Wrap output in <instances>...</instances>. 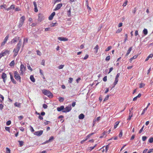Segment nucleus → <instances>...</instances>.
Masks as SVG:
<instances>
[{
    "instance_id": "nucleus-21",
    "label": "nucleus",
    "mask_w": 153,
    "mask_h": 153,
    "mask_svg": "<svg viewBox=\"0 0 153 153\" xmlns=\"http://www.w3.org/2000/svg\"><path fill=\"white\" fill-rule=\"evenodd\" d=\"M99 46L98 45H97L94 49L95 50L94 52L95 53H97L98 52V49H99Z\"/></svg>"
},
{
    "instance_id": "nucleus-37",
    "label": "nucleus",
    "mask_w": 153,
    "mask_h": 153,
    "mask_svg": "<svg viewBox=\"0 0 153 153\" xmlns=\"http://www.w3.org/2000/svg\"><path fill=\"white\" fill-rule=\"evenodd\" d=\"M18 142L19 143L20 146L21 147L23 145L24 142L23 141L19 140L18 141Z\"/></svg>"
},
{
    "instance_id": "nucleus-31",
    "label": "nucleus",
    "mask_w": 153,
    "mask_h": 153,
    "mask_svg": "<svg viewBox=\"0 0 153 153\" xmlns=\"http://www.w3.org/2000/svg\"><path fill=\"white\" fill-rule=\"evenodd\" d=\"M58 25V24L56 22L55 23H51L50 25L51 27H54L55 26H57Z\"/></svg>"
},
{
    "instance_id": "nucleus-61",
    "label": "nucleus",
    "mask_w": 153,
    "mask_h": 153,
    "mask_svg": "<svg viewBox=\"0 0 153 153\" xmlns=\"http://www.w3.org/2000/svg\"><path fill=\"white\" fill-rule=\"evenodd\" d=\"M73 80V79L72 78H70L69 80V82L71 83L72 81Z\"/></svg>"
},
{
    "instance_id": "nucleus-6",
    "label": "nucleus",
    "mask_w": 153,
    "mask_h": 153,
    "mask_svg": "<svg viewBox=\"0 0 153 153\" xmlns=\"http://www.w3.org/2000/svg\"><path fill=\"white\" fill-rule=\"evenodd\" d=\"M10 51L7 50L3 51L1 53H0V58L6 55L9 54L10 53Z\"/></svg>"
},
{
    "instance_id": "nucleus-10",
    "label": "nucleus",
    "mask_w": 153,
    "mask_h": 153,
    "mask_svg": "<svg viewBox=\"0 0 153 153\" xmlns=\"http://www.w3.org/2000/svg\"><path fill=\"white\" fill-rule=\"evenodd\" d=\"M38 21L41 22L44 19V16L41 13H39L38 15Z\"/></svg>"
},
{
    "instance_id": "nucleus-54",
    "label": "nucleus",
    "mask_w": 153,
    "mask_h": 153,
    "mask_svg": "<svg viewBox=\"0 0 153 153\" xmlns=\"http://www.w3.org/2000/svg\"><path fill=\"white\" fill-rule=\"evenodd\" d=\"M5 129L6 131H8L9 132H10V128L9 127H5Z\"/></svg>"
},
{
    "instance_id": "nucleus-18",
    "label": "nucleus",
    "mask_w": 153,
    "mask_h": 153,
    "mask_svg": "<svg viewBox=\"0 0 153 153\" xmlns=\"http://www.w3.org/2000/svg\"><path fill=\"white\" fill-rule=\"evenodd\" d=\"M107 132L105 131H104L101 134V135L100 137V138H102L103 137H105L106 136V133Z\"/></svg>"
},
{
    "instance_id": "nucleus-25",
    "label": "nucleus",
    "mask_w": 153,
    "mask_h": 153,
    "mask_svg": "<svg viewBox=\"0 0 153 153\" xmlns=\"http://www.w3.org/2000/svg\"><path fill=\"white\" fill-rule=\"evenodd\" d=\"M84 117L85 115L83 114H81L79 116V119H82Z\"/></svg>"
},
{
    "instance_id": "nucleus-47",
    "label": "nucleus",
    "mask_w": 153,
    "mask_h": 153,
    "mask_svg": "<svg viewBox=\"0 0 153 153\" xmlns=\"http://www.w3.org/2000/svg\"><path fill=\"white\" fill-rule=\"evenodd\" d=\"M27 67L28 69L30 70L31 71H32L33 70L29 64H27Z\"/></svg>"
},
{
    "instance_id": "nucleus-29",
    "label": "nucleus",
    "mask_w": 153,
    "mask_h": 153,
    "mask_svg": "<svg viewBox=\"0 0 153 153\" xmlns=\"http://www.w3.org/2000/svg\"><path fill=\"white\" fill-rule=\"evenodd\" d=\"M120 122V121H117L116 122V123L114 124V129H115L117 128V127L118 126Z\"/></svg>"
},
{
    "instance_id": "nucleus-14",
    "label": "nucleus",
    "mask_w": 153,
    "mask_h": 153,
    "mask_svg": "<svg viewBox=\"0 0 153 153\" xmlns=\"http://www.w3.org/2000/svg\"><path fill=\"white\" fill-rule=\"evenodd\" d=\"M62 5V3L58 4L57 5L55 9H54V10H59L61 8Z\"/></svg>"
},
{
    "instance_id": "nucleus-34",
    "label": "nucleus",
    "mask_w": 153,
    "mask_h": 153,
    "mask_svg": "<svg viewBox=\"0 0 153 153\" xmlns=\"http://www.w3.org/2000/svg\"><path fill=\"white\" fill-rule=\"evenodd\" d=\"M59 99V100L60 102H62L64 100V98L62 97H60Z\"/></svg>"
},
{
    "instance_id": "nucleus-43",
    "label": "nucleus",
    "mask_w": 153,
    "mask_h": 153,
    "mask_svg": "<svg viewBox=\"0 0 153 153\" xmlns=\"http://www.w3.org/2000/svg\"><path fill=\"white\" fill-rule=\"evenodd\" d=\"M28 39L27 38H24V39L23 44L25 43H27L28 42Z\"/></svg>"
},
{
    "instance_id": "nucleus-11",
    "label": "nucleus",
    "mask_w": 153,
    "mask_h": 153,
    "mask_svg": "<svg viewBox=\"0 0 153 153\" xmlns=\"http://www.w3.org/2000/svg\"><path fill=\"white\" fill-rule=\"evenodd\" d=\"M19 39V37L18 36H16L11 41L10 43L11 44H12L13 43H14L17 41H18Z\"/></svg>"
},
{
    "instance_id": "nucleus-59",
    "label": "nucleus",
    "mask_w": 153,
    "mask_h": 153,
    "mask_svg": "<svg viewBox=\"0 0 153 153\" xmlns=\"http://www.w3.org/2000/svg\"><path fill=\"white\" fill-rule=\"evenodd\" d=\"M39 72L41 75L44 76L43 71L41 69L39 70Z\"/></svg>"
},
{
    "instance_id": "nucleus-9",
    "label": "nucleus",
    "mask_w": 153,
    "mask_h": 153,
    "mask_svg": "<svg viewBox=\"0 0 153 153\" xmlns=\"http://www.w3.org/2000/svg\"><path fill=\"white\" fill-rule=\"evenodd\" d=\"M54 139V137L53 136H52L50 137L49 139L48 140H46L45 142L42 143V144H45L46 143H48L52 142Z\"/></svg>"
},
{
    "instance_id": "nucleus-4",
    "label": "nucleus",
    "mask_w": 153,
    "mask_h": 153,
    "mask_svg": "<svg viewBox=\"0 0 153 153\" xmlns=\"http://www.w3.org/2000/svg\"><path fill=\"white\" fill-rule=\"evenodd\" d=\"M14 77L15 79L17 81H19L20 82H21V77L19 74H18V72L17 71H16L14 72Z\"/></svg>"
},
{
    "instance_id": "nucleus-50",
    "label": "nucleus",
    "mask_w": 153,
    "mask_h": 153,
    "mask_svg": "<svg viewBox=\"0 0 153 153\" xmlns=\"http://www.w3.org/2000/svg\"><path fill=\"white\" fill-rule=\"evenodd\" d=\"M109 96V95H107L106 97L104 99L103 101H105L106 100H108V99Z\"/></svg>"
},
{
    "instance_id": "nucleus-22",
    "label": "nucleus",
    "mask_w": 153,
    "mask_h": 153,
    "mask_svg": "<svg viewBox=\"0 0 153 153\" xmlns=\"http://www.w3.org/2000/svg\"><path fill=\"white\" fill-rule=\"evenodd\" d=\"M141 94H139L136 97H134L133 99V101H136L137 99V98H140L141 97Z\"/></svg>"
},
{
    "instance_id": "nucleus-19",
    "label": "nucleus",
    "mask_w": 153,
    "mask_h": 153,
    "mask_svg": "<svg viewBox=\"0 0 153 153\" xmlns=\"http://www.w3.org/2000/svg\"><path fill=\"white\" fill-rule=\"evenodd\" d=\"M133 116V113H131V111H130V110H129V116L128 117V118L127 119V120H130L131 118V117Z\"/></svg>"
},
{
    "instance_id": "nucleus-1",
    "label": "nucleus",
    "mask_w": 153,
    "mask_h": 153,
    "mask_svg": "<svg viewBox=\"0 0 153 153\" xmlns=\"http://www.w3.org/2000/svg\"><path fill=\"white\" fill-rule=\"evenodd\" d=\"M42 93L48 96L49 98H52L53 97L52 94L49 91L46 89H43L42 91Z\"/></svg>"
},
{
    "instance_id": "nucleus-5",
    "label": "nucleus",
    "mask_w": 153,
    "mask_h": 153,
    "mask_svg": "<svg viewBox=\"0 0 153 153\" xmlns=\"http://www.w3.org/2000/svg\"><path fill=\"white\" fill-rule=\"evenodd\" d=\"M26 67L23 64H21L20 66V71H21L20 74L21 75H23L24 74L26 70Z\"/></svg>"
},
{
    "instance_id": "nucleus-30",
    "label": "nucleus",
    "mask_w": 153,
    "mask_h": 153,
    "mask_svg": "<svg viewBox=\"0 0 153 153\" xmlns=\"http://www.w3.org/2000/svg\"><path fill=\"white\" fill-rule=\"evenodd\" d=\"M1 78L2 79L7 78V75L5 73H3L1 75Z\"/></svg>"
},
{
    "instance_id": "nucleus-46",
    "label": "nucleus",
    "mask_w": 153,
    "mask_h": 153,
    "mask_svg": "<svg viewBox=\"0 0 153 153\" xmlns=\"http://www.w3.org/2000/svg\"><path fill=\"white\" fill-rule=\"evenodd\" d=\"M145 85V84L143 83H141L140 85V88H141L143 87Z\"/></svg>"
},
{
    "instance_id": "nucleus-40",
    "label": "nucleus",
    "mask_w": 153,
    "mask_h": 153,
    "mask_svg": "<svg viewBox=\"0 0 153 153\" xmlns=\"http://www.w3.org/2000/svg\"><path fill=\"white\" fill-rule=\"evenodd\" d=\"M6 153H10V150L8 148L6 147Z\"/></svg>"
},
{
    "instance_id": "nucleus-41",
    "label": "nucleus",
    "mask_w": 153,
    "mask_h": 153,
    "mask_svg": "<svg viewBox=\"0 0 153 153\" xmlns=\"http://www.w3.org/2000/svg\"><path fill=\"white\" fill-rule=\"evenodd\" d=\"M143 33L145 35L147 34L148 33L147 30L146 29H144L143 30Z\"/></svg>"
},
{
    "instance_id": "nucleus-53",
    "label": "nucleus",
    "mask_w": 153,
    "mask_h": 153,
    "mask_svg": "<svg viewBox=\"0 0 153 153\" xmlns=\"http://www.w3.org/2000/svg\"><path fill=\"white\" fill-rule=\"evenodd\" d=\"M147 138V137L145 136H143L142 137V140L143 141H144L146 140Z\"/></svg>"
},
{
    "instance_id": "nucleus-13",
    "label": "nucleus",
    "mask_w": 153,
    "mask_h": 153,
    "mask_svg": "<svg viewBox=\"0 0 153 153\" xmlns=\"http://www.w3.org/2000/svg\"><path fill=\"white\" fill-rule=\"evenodd\" d=\"M9 74L10 76V78L11 79V81L14 84H16V81L14 79L13 76L12 75V74H11V72L9 73Z\"/></svg>"
},
{
    "instance_id": "nucleus-28",
    "label": "nucleus",
    "mask_w": 153,
    "mask_h": 153,
    "mask_svg": "<svg viewBox=\"0 0 153 153\" xmlns=\"http://www.w3.org/2000/svg\"><path fill=\"white\" fill-rule=\"evenodd\" d=\"M14 105L15 106L19 108H20L21 106V103H20L16 102L14 103Z\"/></svg>"
},
{
    "instance_id": "nucleus-56",
    "label": "nucleus",
    "mask_w": 153,
    "mask_h": 153,
    "mask_svg": "<svg viewBox=\"0 0 153 153\" xmlns=\"http://www.w3.org/2000/svg\"><path fill=\"white\" fill-rule=\"evenodd\" d=\"M125 38L124 39V42H125L127 40L128 38V35L127 34H126L125 35Z\"/></svg>"
},
{
    "instance_id": "nucleus-51",
    "label": "nucleus",
    "mask_w": 153,
    "mask_h": 153,
    "mask_svg": "<svg viewBox=\"0 0 153 153\" xmlns=\"http://www.w3.org/2000/svg\"><path fill=\"white\" fill-rule=\"evenodd\" d=\"M6 6V5L5 4H4L3 5H1L0 6V8L1 9H2L4 8H5V6Z\"/></svg>"
},
{
    "instance_id": "nucleus-27",
    "label": "nucleus",
    "mask_w": 153,
    "mask_h": 153,
    "mask_svg": "<svg viewBox=\"0 0 153 153\" xmlns=\"http://www.w3.org/2000/svg\"><path fill=\"white\" fill-rule=\"evenodd\" d=\"M94 134V133H92L88 135L86 137V139H85V140H86L88 139L92 135H93Z\"/></svg>"
},
{
    "instance_id": "nucleus-48",
    "label": "nucleus",
    "mask_w": 153,
    "mask_h": 153,
    "mask_svg": "<svg viewBox=\"0 0 153 153\" xmlns=\"http://www.w3.org/2000/svg\"><path fill=\"white\" fill-rule=\"evenodd\" d=\"M64 65H60L59 66H58V68L59 69H62L64 67Z\"/></svg>"
},
{
    "instance_id": "nucleus-16",
    "label": "nucleus",
    "mask_w": 153,
    "mask_h": 153,
    "mask_svg": "<svg viewBox=\"0 0 153 153\" xmlns=\"http://www.w3.org/2000/svg\"><path fill=\"white\" fill-rule=\"evenodd\" d=\"M55 14L56 13L55 12H53L49 16L48 18L49 20H52Z\"/></svg>"
},
{
    "instance_id": "nucleus-62",
    "label": "nucleus",
    "mask_w": 153,
    "mask_h": 153,
    "mask_svg": "<svg viewBox=\"0 0 153 153\" xmlns=\"http://www.w3.org/2000/svg\"><path fill=\"white\" fill-rule=\"evenodd\" d=\"M51 122L50 121H47L46 122H45L44 123L45 125H47L49 124Z\"/></svg>"
},
{
    "instance_id": "nucleus-32",
    "label": "nucleus",
    "mask_w": 153,
    "mask_h": 153,
    "mask_svg": "<svg viewBox=\"0 0 153 153\" xmlns=\"http://www.w3.org/2000/svg\"><path fill=\"white\" fill-rule=\"evenodd\" d=\"M15 65V61L14 60L12 61L10 63V66H13Z\"/></svg>"
},
{
    "instance_id": "nucleus-39",
    "label": "nucleus",
    "mask_w": 153,
    "mask_h": 153,
    "mask_svg": "<svg viewBox=\"0 0 153 153\" xmlns=\"http://www.w3.org/2000/svg\"><path fill=\"white\" fill-rule=\"evenodd\" d=\"M147 107H146V108H144L143 109V111L142 112V113L141 114V115H143V114H144L145 113V111L147 110Z\"/></svg>"
},
{
    "instance_id": "nucleus-45",
    "label": "nucleus",
    "mask_w": 153,
    "mask_h": 153,
    "mask_svg": "<svg viewBox=\"0 0 153 153\" xmlns=\"http://www.w3.org/2000/svg\"><path fill=\"white\" fill-rule=\"evenodd\" d=\"M110 56H108L106 57L105 60L106 61H108L110 60Z\"/></svg>"
},
{
    "instance_id": "nucleus-55",
    "label": "nucleus",
    "mask_w": 153,
    "mask_h": 153,
    "mask_svg": "<svg viewBox=\"0 0 153 153\" xmlns=\"http://www.w3.org/2000/svg\"><path fill=\"white\" fill-rule=\"evenodd\" d=\"M122 30V29L121 28H119L116 31V33H120V32Z\"/></svg>"
},
{
    "instance_id": "nucleus-15",
    "label": "nucleus",
    "mask_w": 153,
    "mask_h": 153,
    "mask_svg": "<svg viewBox=\"0 0 153 153\" xmlns=\"http://www.w3.org/2000/svg\"><path fill=\"white\" fill-rule=\"evenodd\" d=\"M64 106L63 105L61 106L60 107H58L57 108V110L59 111H62L64 110Z\"/></svg>"
},
{
    "instance_id": "nucleus-2",
    "label": "nucleus",
    "mask_w": 153,
    "mask_h": 153,
    "mask_svg": "<svg viewBox=\"0 0 153 153\" xmlns=\"http://www.w3.org/2000/svg\"><path fill=\"white\" fill-rule=\"evenodd\" d=\"M20 48L21 45L20 43L17 44L16 48H14L13 51V52L14 53L13 55V56L14 57H15L17 55Z\"/></svg>"
},
{
    "instance_id": "nucleus-26",
    "label": "nucleus",
    "mask_w": 153,
    "mask_h": 153,
    "mask_svg": "<svg viewBox=\"0 0 153 153\" xmlns=\"http://www.w3.org/2000/svg\"><path fill=\"white\" fill-rule=\"evenodd\" d=\"M30 79L31 81L33 82H35V79L34 78L33 75H31L30 76Z\"/></svg>"
},
{
    "instance_id": "nucleus-57",
    "label": "nucleus",
    "mask_w": 153,
    "mask_h": 153,
    "mask_svg": "<svg viewBox=\"0 0 153 153\" xmlns=\"http://www.w3.org/2000/svg\"><path fill=\"white\" fill-rule=\"evenodd\" d=\"M10 7L11 9H14L15 8V5L14 4H12L10 6Z\"/></svg>"
},
{
    "instance_id": "nucleus-8",
    "label": "nucleus",
    "mask_w": 153,
    "mask_h": 153,
    "mask_svg": "<svg viewBox=\"0 0 153 153\" xmlns=\"http://www.w3.org/2000/svg\"><path fill=\"white\" fill-rule=\"evenodd\" d=\"M54 139V137L53 136H52L50 137L49 139L48 140H46L45 142L42 143V144H45L46 143H48L52 142Z\"/></svg>"
},
{
    "instance_id": "nucleus-20",
    "label": "nucleus",
    "mask_w": 153,
    "mask_h": 153,
    "mask_svg": "<svg viewBox=\"0 0 153 153\" xmlns=\"http://www.w3.org/2000/svg\"><path fill=\"white\" fill-rule=\"evenodd\" d=\"M153 56V54H150L145 59V61L146 62L150 58H152Z\"/></svg>"
},
{
    "instance_id": "nucleus-33",
    "label": "nucleus",
    "mask_w": 153,
    "mask_h": 153,
    "mask_svg": "<svg viewBox=\"0 0 153 153\" xmlns=\"http://www.w3.org/2000/svg\"><path fill=\"white\" fill-rule=\"evenodd\" d=\"M112 48V47L111 46H108L107 48L105 50V51L106 52L110 50Z\"/></svg>"
},
{
    "instance_id": "nucleus-36",
    "label": "nucleus",
    "mask_w": 153,
    "mask_h": 153,
    "mask_svg": "<svg viewBox=\"0 0 153 153\" xmlns=\"http://www.w3.org/2000/svg\"><path fill=\"white\" fill-rule=\"evenodd\" d=\"M96 145V144L95 145V146H94V147H88V150H90V151H91L92 150H93V149H94V147H95Z\"/></svg>"
},
{
    "instance_id": "nucleus-35",
    "label": "nucleus",
    "mask_w": 153,
    "mask_h": 153,
    "mask_svg": "<svg viewBox=\"0 0 153 153\" xmlns=\"http://www.w3.org/2000/svg\"><path fill=\"white\" fill-rule=\"evenodd\" d=\"M0 97L1 99L2 100H0L1 103L4 100V97L3 95L0 94Z\"/></svg>"
},
{
    "instance_id": "nucleus-24",
    "label": "nucleus",
    "mask_w": 153,
    "mask_h": 153,
    "mask_svg": "<svg viewBox=\"0 0 153 153\" xmlns=\"http://www.w3.org/2000/svg\"><path fill=\"white\" fill-rule=\"evenodd\" d=\"M118 80H119V79H118V78H115V81L114 83V86H113V88H114V86H115V85L117 84L118 81Z\"/></svg>"
},
{
    "instance_id": "nucleus-12",
    "label": "nucleus",
    "mask_w": 153,
    "mask_h": 153,
    "mask_svg": "<svg viewBox=\"0 0 153 153\" xmlns=\"http://www.w3.org/2000/svg\"><path fill=\"white\" fill-rule=\"evenodd\" d=\"M43 132V131L42 130H40L39 131H35L34 134V135H37L38 136H40L42 134Z\"/></svg>"
},
{
    "instance_id": "nucleus-7",
    "label": "nucleus",
    "mask_w": 153,
    "mask_h": 153,
    "mask_svg": "<svg viewBox=\"0 0 153 153\" xmlns=\"http://www.w3.org/2000/svg\"><path fill=\"white\" fill-rule=\"evenodd\" d=\"M71 109V105H69L68 106L66 107L64 110L62 111L63 112L66 113L70 111Z\"/></svg>"
},
{
    "instance_id": "nucleus-17",
    "label": "nucleus",
    "mask_w": 153,
    "mask_h": 153,
    "mask_svg": "<svg viewBox=\"0 0 153 153\" xmlns=\"http://www.w3.org/2000/svg\"><path fill=\"white\" fill-rule=\"evenodd\" d=\"M58 39L61 41H66L68 40V39L63 37H59Z\"/></svg>"
},
{
    "instance_id": "nucleus-42",
    "label": "nucleus",
    "mask_w": 153,
    "mask_h": 153,
    "mask_svg": "<svg viewBox=\"0 0 153 153\" xmlns=\"http://www.w3.org/2000/svg\"><path fill=\"white\" fill-rule=\"evenodd\" d=\"M149 141L150 143H152L153 142V137H151L149 140Z\"/></svg>"
},
{
    "instance_id": "nucleus-64",
    "label": "nucleus",
    "mask_w": 153,
    "mask_h": 153,
    "mask_svg": "<svg viewBox=\"0 0 153 153\" xmlns=\"http://www.w3.org/2000/svg\"><path fill=\"white\" fill-rule=\"evenodd\" d=\"M122 134H123V132H122V131H121L120 132L119 135V137H121L122 136Z\"/></svg>"
},
{
    "instance_id": "nucleus-63",
    "label": "nucleus",
    "mask_w": 153,
    "mask_h": 153,
    "mask_svg": "<svg viewBox=\"0 0 153 153\" xmlns=\"http://www.w3.org/2000/svg\"><path fill=\"white\" fill-rule=\"evenodd\" d=\"M153 152V149H150L148 151L147 153H151Z\"/></svg>"
},
{
    "instance_id": "nucleus-49",
    "label": "nucleus",
    "mask_w": 153,
    "mask_h": 153,
    "mask_svg": "<svg viewBox=\"0 0 153 153\" xmlns=\"http://www.w3.org/2000/svg\"><path fill=\"white\" fill-rule=\"evenodd\" d=\"M67 14L68 16H69L71 15V10L70 9L67 11Z\"/></svg>"
},
{
    "instance_id": "nucleus-23",
    "label": "nucleus",
    "mask_w": 153,
    "mask_h": 153,
    "mask_svg": "<svg viewBox=\"0 0 153 153\" xmlns=\"http://www.w3.org/2000/svg\"><path fill=\"white\" fill-rule=\"evenodd\" d=\"M132 47H130L129 49L127 51V52L126 54V56H127L130 53V52L131 51V50L132 49Z\"/></svg>"
},
{
    "instance_id": "nucleus-60",
    "label": "nucleus",
    "mask_w": 153,
    "mask_h": 153,
    "mask_svg": "<svg viewBox=\"0 0 153 153\" xmlns=\"http://www.w3.org/2000/svg\"><path fill=\"white\" fill-rule=\"evenodd\" d=\"M86 1L85 5L87 7H88V0H85Z\"/></svg>"
},
{
    "instance_id": "nucleus-52",
    "label": "nucleus",
    "mask_w": 153,
    "mask_h": 153,
    "mask_svg": "<svg viewBox=\"0 0 153 153\" xmlns=\"http://www.w3.org/2000/svg\"><path fill=\"white\" fill-rule=\"evenodd\" d=\"M23 116L22 115L18 117L19 120H22L23 119Z\"/></svg>"
},
{
    "instance_id": "nucleus-44",
    "label": "nucleus",
    "mask_w": 153,
    "mask_h": 153,
    "mask_svg": "<svg viewBox=\"0 0 153 153\" xmlns=\"http://www.w3.org/2000/svg\"><path fill=\"white\" fill-rule=\"evenodd\" d=\"M11 123V121L10 120L7 121L6 123V125L7 126H9Z\"/></svg>"
},
{
    "instance_id": "nucleus-38",
    "label": "nucleus",
    "mask_w": 153,
    "mask_h": 153,
    "mask_svg": "<svg viewBox=\"0 0 153 153\" xmlns=\"http://www.w3.org/2000/svg\"><path fill=\"white\" fill-rule=\"evenodd\" d=\"M8 38H9L8 35L7 36L5 37V38L4 39L3 42H4L5 43H6V42H7V41L8 39Z\"/></svg>"
},
{
    "instance_id": "nucleus-58",
    "label": "nucleus",
    "mask_w": 153,
    "mask_h": 153,
    "mask_svg": "<svg viewBox=\"0 0 153 153\" xmlns=\"http://www.w3.org/2000/svg\"><path fill=\"white\" fill-rule=\"evenodd\" d=\"M43 107L45 109H46L48 107V105L46 104H44L43 105Z\"/></svg>"
},
{
    "instance_id": "nucleus-3",
    "label": "nucleus",
    "mask_w": 153,
    "mask_h": 153,
    "mask_svg": "<svg viewBox=\"0 0 153 153\" xmlns=\"http://www.w3.org/2000/svg\"><path fill=\"white\" fill-rule=\"evenodd\" d=\"M25 19V17L24 16H22L20 17L19 22V24L18 25V27L20 28L22 27L24 22Z\"/></svg>"
}]
</instances>
